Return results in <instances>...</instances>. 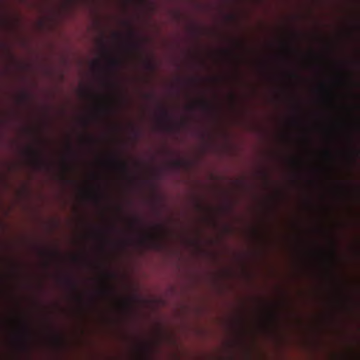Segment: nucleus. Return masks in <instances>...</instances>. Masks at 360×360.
<instances>
[{"instance_id":"nucleus-1","label":"nucleus","mask_w":360,"mask_h":360,"mask_svg":"<svg viewBox=\"0 0 360 360\" xmlns=\"http://www.w3.org/2000/svg\"><path fill=\"white\" fill-rule=\"evenodd\" d=\"M160 117L158 120L161 128L168 132L179 131L182 124L173 123L169 112L163 107H160Z\"/></svg>"},{"instance_id":"nucleus-2","label":"nucleus","mask_w":360,"mask_h":360,"mask_svg":"<svg viewBox=\"0 0 360 360\" xmlns=\"http://www.w3.org/2000/svg\"><path fill=\"white\" fill-rule=\"evenodd\" d=\"M141 243L154 250H160L162 248L160 236L153 233H147V235L141 239Z\"/></svg>"},{"instance_id":"nucleus-3","label":"nucleus","mask_w":360,"mask_h":360,"mask_svg":"<svg viewBox=\"0 0 360 360\" xmlns=\"http://www.w3.org/2000/svg\"><path fill=\"white\" fill-rule=\"evenodd\" d=\"M29 155L32 158V162L37 168H41L45 166V162L42 159L41 152L32 147L27 150Z\"/></svg>"},{"instance_id":"nucleus-4","label":"nucleus","mask_w":360,"mask_h":360,"mask_svg":"<svg viewBox=\"0 0 360 360\" xmlns=\"http://www.w3.org/2000/svg\"><path fill=\"white\" fill-rule=\"evenodd\" d=\"M112 162L119 169V170L124 175L127 176L129 174V166L128 164L121 160H118L115 158H112L111 160Z\"/></svg>"},{"instance_id":"nucleus-5","label":"nucleus","mask_w":360,"mask_h":360,"mask_svg":"<svg viewBox=\"0 0 360 360\" xmlns=\"http://www.w3.org/2000/svg\"><path fill=\"white\" fill-rule=\"evenodd\" d=\"M65 282L75 292L77 291V285L75 281L70 277H67L65 279Z\"/></svg>"},{"instance_id":"nucleus-6","label":"nucleus","mask_w":360,"mask_h":360,"mask_svg":"<svg viewBox=\"0 0 360 360\" xmlns=\"http://www.w3.org/2000/svg\"><path fill=\"white\" fill-rule=\"evenodd\" d=\"M120 65V62L118 59L115 58H110L108 60V66L111 69H117Z\"/></svg>"},{"instance_id":"nucleus-7","label":"nucleus","mask_w":360,"mask_h":360,"mask_svg":"<svg viewBox=\"0 0 360 360\" xmlns=\"http://www.w3.org/2000/svg\"><path fill=\"white\" fill-rule=\"evenodd\" d=\"M198 104L203 109L207 110L210 108L208 103L204 100L199 101Z\"/></svg>"},{"instance_id":"nucleus-8","label":"nucleus","mask_w":360,"mask_h":360,"mask_svg":"<svg viewBox=\"0 0 360 360\" xmlns=\"http://www.w3.org/2000/svg\"><path fill=\"white\" fill-rule=\"evenodd\" d=\"M54 340L58 345H61L63 342L62 338L59 335H56L54 338Z\"/></svg>"},{"instance_id":"nucleus-9","label":"nucleus","mask_w":360,"mask_h":360,"mask_svg":"<svg viewBox=\"0 0 360 360\" xmlns=\"http://www.w3.org/2000/svg\"><path fill=\"white\" fill-rule=\"evenodd\" d=\"M172 164L174 167L179 168L182 166L183 162L181 160H175Z\"/></svg>"},{"instance_id":"nucleus-10","label":"nucleus","mask_w":360,"mask_h":360,"mask_svg":"<svg viewBox=\"0 0 360 360\" xmlns=\"http://www.w3.org/2000/svg\"><path fill=\"white\" fill-rule=\"evenodd\" d=\"M146 68L149 70H154L155 66L154 65L150 62H147L146 63Z\"/></svg>"},{"instance_id":"nucleus-11","label":"nucleus","mask_w":360,"mask_h":360,"mask_svg":"<svg viewBox=\"0 0 360 360\" xmlns=\"http://www.w3.org/2000/svg\"><path fill=\"white\" fill-rule=\"evenodd\" d=\"M353 154L356 156V157H359L360 156V149L359 148H354L353 150Z\"/></svg>"},{"instance_id":"nucleus-12","label":"nucleus","mask_w":360,"mask_h":360,"mask_svg":"<svg viewBox=\"0 0 360 360\" xmlns=\"http://www.w3.org/2000/svg\"><path fill=\"white\" fill-rule=\"evenodd\" d=\"M102 292H103V294L107 295H109L110 293V289L108 288L105 287L102 290Z\"/></svg>"},{"instance_id":"nucleus-13","label":"nucleus","mask_w":360,"mask_h":360,"mask_svg":"<svg viewBox=\"0 0 360 360\" xmlns=\"http://www.w3.org/2000/svg\"><path fill=\"white\" fill-rule=\"evenodd\" d=\"M129 46L132 49H138L139 48V45L136 43H130L129 44Z\"/></svg>"},{"instance_id":"nucleus-14","label":"nucleus","mask_w":360,"mask_h":360,"mask_svg":"<svg viewBox=\"0 0 360 360\" xmlns=\"http://www.w3.org/2000/svg\"><path fill=\"white\" fill-rule=\"evenodd\" d=\"M21 98H22V101H27V100H28V98H29V95H28L27 94H25H25H23L22 95Z\"/></svg>"},{"instance_id":"nucleus-15","label":"nucleus","mask_w":360,"mask_h":360,"mask_svg":"<svg viewBox=\"0 0 360 360\" xmlns=\"http://www.w3.org/2000/svg\"><path fill=\"white\" fill-rule=\"evenodd\" d=\"M23 330H24L25 336V338H27L28 330H27V326L25 325L23 326Z\"/></svg>"},{"instance_id":"nucleus-16","label":"nucleus","mask_w":360,"mask_h":360,"mask_svg":"<svg viewBox=\"0 0 360 360\" xmlns=\"http://www.w3.org/2000/svg\"><path fill=\"white\" fill-rule=\"evenodd\" d=\"M134 224H140V223H141V220H140V219H135L134 220Z\"/></svg>"},{"instance_id":"nucleus-17","label":"nucleus","mask_w":360,"mask_h":360,"mask_svg":"<svg viewBox=\"0 0 360 360\" xmlns=\"http://www.w3.org/2000/svg\"><path fill=\"white\" fill-rule=\"evenodd\" d=\"M271 318L272 319H274L276 318V314H275L274 313L271 312Z\"/></svg>"},{"instance_id":"nucleus-18","label":"nucleus","mask_w":360,"mask_h":360,"mask_svg":"<svg viewBox=\"0 0 360 360\" xmlns=\"http://www.w3.org/2000/svg\"><path fill=\"white\" fill-rule=\"evenodd\" d=\"M46 254H49V255H53V254H54V255H57V256L59 255L58 252H53V253L47 252Z\"/></svg>"},{"instance_id":"nucleus-19","label":"nucleus","mask_w":360,"mask_h":360,"mask_svg":"<svg viewBox=\"0 0 360 360\" xmlns=\"http://www.w3.org/2000/svg\"><path fill=\"white\" fill-rule=\"evenodd\" d=\"M94 65H95L96 67H97V68H100V64H99V63H98V62H95V63H94Z\"/></svg>"},{"instance_id":"nucleus-20","label":"nucleus","mask_w":360,"mask_h":360,"mask_svg":"<svg viewBox=\"0 0 360 360\" xmlns=\"http://www.w3.org/2000/svg\"><path fill=\"white\" fill-rule=\"evenodd\" d=\"M122 305L124 307H127V303L126 302H122Z\"/></svg>"},{"instance_id":"nucleus-21","label":"nucleus","mask_w":360,"mask_h":360,"mask_svg":"<svg viewBox=\"0 0 360 360\" xmlns=\"http://www.w3.org/2000/svg\"><path fill=\"white\" fill-rule=\"evenodd\" d=\"M146 97L148 98H153V96L151 94H147Z\"/></svg>"},{"instance_id":"nucleus-22","label":"nucleus","mask_w":360,"mask_h":360,"mask_svg":"<svg viewBox=\"0 0 360 360\" xmlns=\"http://www.w3.org/2000/svg\"><path fill=\"white\" fill-rule=\"evenodd\" d=\"M357 128H358V129H360V122H358V123H357Z\"/></svg>"},{"instance_id":"nucleus-23","label":"nucleus","mask_w":360,"mask_h":360,"mask_svg":"<svg viewBox=\"0 0 360 360\" xmlns=\"http://www.w3.org/2000/svg\"><path fill=\"white\" fill-rule=\"evenodd\" d=\"M356 193H357L358 195L359 194V188H356Z\"/></svg>"},{"instance_id":"nucleus-24","label":"nucleus","mask_w":360,"mask_h":360,"mask_svg":"<svg viewBox=\"0 0 360 360\" xmlns=\"http://www.w3.org/2000/svg\"><path fill=\"white\" fill-rule=\"evenodd\" d=\"M229 18L231 19V20H233L234 17L233 15H230Z\"/></svg>"},{"instance_id":"nucleus-25","label":"nucleus","mask_w":360,"mask_h":360,"mask_svg":"<svg viewBox=\"0 0 360 360\" xmlns=\"http://www.w3.org/2000/svg\"><path fill=\"white\" fill-rule=\"evenodd\" d=\"M226 53L231 54V53L230 51H226Z\"/></svg>"},{"instance_id":"nucleus-26","label":"nucleus","mask_w":360,"mask_h":360,"mask_svg":"<svg viewBox=\"0 0 360 360\" xmlns=\"http://www.w3.org/2000/svg\"><path fill=\"white\" fill-rule=\"evenodd\" d=\"M104 108H105V109H106V110H108V109H109L108 106H105Z\"/></svg>"},{"instance_id":"nucleus-27","label":"nucleus","mask_w":360,"mask_h":360,"mask_svg":"<svg viewBox=\"0 0 360 360\" xmlns=\"http://www.w3.org/2000/svg\"><path fill=\"white\" fill-rule=\"evenodd\" d=\"M103 49H105V51H106V47L103 45Z\"/></svg>"},{"instance_id":"nucleus-28","label":"nucleus","mask_w":360,"mask_h":360,"mask_svg":"<svg viewBox=\"0 0 360 360\" xmlns=\"http://www.w3.org/2000/svg\"><path fill=\"white\" fill-rule=\"evenodd\" d=\"M115 35L116 37H119V34H115Z\"/></svg>"}]
</instances>
